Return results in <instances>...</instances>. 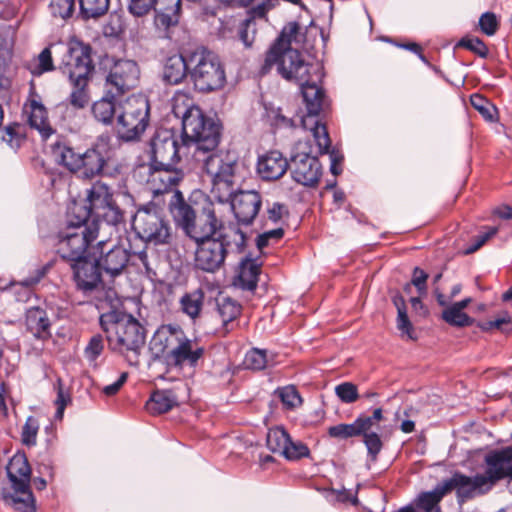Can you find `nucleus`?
Returning a JSON list of instances; mask_svg holds the SVG:
<instances>
[{"instance_id": "obj_59", "label": "nucleus", "mask_w": 512, "mask_h": 512, "mask_svg": "<svg viewBox=\"0 0 512 512\" xmlns=\"http://www.w3.org/2000/svg\"><path fill=\"white\" fill-rule=\"evenodd\" d=\"M397 329L402 335H406L409 339H414L413 327L409 320L407 310L397 313Z\"/></svg>"}, {"instance_id": "obj_49", "label": "nucleus", "mask_w": 512, "mask_h": 512, "mask_svg": "<svg viewBox=\"0 0 512 512\" xmlns=\"http://www.w3.org/2000/svg\"><path fill=\"white\" fill-rule=\"evenodd\" d=\"M2 140L5 141L12 149H18L21 146L23 138V127L14 123L8 125L2 132Z\"/></svg>"}, {"instance_id": "obj_1", "label": "nucleus", "mask_w": 512, "mask_h": 512, "mask_svg": "<svg viewBox=\"0 0 512 512\" xmlns=\"http://www.w3.org/2000/svg\"><path fill=\"white\" fill-rule=\"evenodd\" d=\"M173 112L182 119V136L187 141L189 152L193 150V157L203 163V169L210 177L211 194L220 201L227 200L232 193L233 177L239 163L233 154L215 152L221 140V125L194 105L181 107L176 102Z\"/></svg>"}, {"instance_id": "obj_50", "label": "nucleus", "mask_w": 512, "mask_h": 512, "mask_svg": "<svg viewBox=\"0 0 512 512\" xmlns=\"http://www.w3.org/2000/svg\"><path fill=\"white\" fill-rule=\"evenodd\" d=\"M38 431H39L38 420L33 416H29L26 419V422L22 427V432H21L22 443L28 447L34 446L36 444Z\"/></svg>"}, {"instance_id": "obj_26", "label": "nucleus", "mask_w": 512, "mask_h": 512, "mask_svg": "<svg viewBox=\"0 0 512 512\" xmlns=\"http://www.w3.org/2000/svg\"><path fill=\"white\" fill-rule=\"evenodd\" d=\"M289 168V161L279 151H269L259 157L257 172L266 181H275L281 178Z\"/></svg>"}, {"instance_id": "obj_30", "label": "nucleus", "mask_w": 512, "mask_h": 512, "mask_svg": "<svg viewBox=\"0 0 512 512\" xmlns=\"http://www.w3.org/2000/svg\"><path fill=\"white\" fill-rule=\"evenodd\" d=\"M261 265L256 259L245 256L240 262L234 285L242 290L254 291L258 285Z\"/></svg>"}, {"instance_id": "obj_61", "label": "nucleus", "mask_w": 512, "mask_h": 512, "mask_svg": "<svg viewBox=\"0 0 512 512\" xmlns=\"http://www.w3.org/2000/svg\"><path fill=\"white\" fill-rule=\"evenodd\" d=\"M497 232H498L497 227H489L485 233L478 235L475 238L474 243L466 249V253L470 254V253L477 251L480 247H482L486 243V241L488 239H490L491 237L496 235Z\"/></svg>"}, {"instance_id": "obj_12", "label": "nucleus", "mask_w": 512, "mask_h": 512, "mask_svg": "<svg viewBox=\"0 0 512 512\" xmlns=\"http://www.w3.org/2000/svg\"><path fill=\"white\" fill-rule=\"evenodd\" d=\"M289 169L292 179L305 187H315L322 176V165L317 156L312 155L311 145L307 141H298L294 146Z\"/></svg>"}, {"instance_id": "obj_17", "label": "nucleus", "mask_w": 512, "mask_h": 512, "mask_svg": "<svg viewBox=\"0 0 512 512\" xmlns=\"http://www.w3.org/2000/svg\"><path fill=\"white\" fill-rule=\"evenodd\" d=\"M235 186V176L233 177V187ZM213 197L219 203L230 202L231 209L237 223L239 225L248 226L253 223L262 206V197L255 190H241L235 193L232 189L231 196L225 201H220L217 197Z\"/></svg>"}, {"instance_id": "obj_5", "label": "nucleus", "mask_w": 512, "mask_h": 512, "mask_svg": "<svg viewBox=\"0 0 512 512\" xmlns=\"http://www.w3.org/2000/svg\"><path fill=\"white\" fill-rule=\"evenodd\" d=\"M52 155L55 161L82 179H93L107 174L105 167L111 159V147L108 136L98 137L93 147L83 153L75 152L65 143L52 144Z\"/></svg>"}, {"instance_id": "obj_10", "label": "nucleus", "mask_w": 512, "mask_h": 512, "mask_svg": "<svg viewBox=\"0 0 512 512\" xmlns=\"http://www.w3.org/2000/svg\"><path fill=\"white\" fill-rule=\"evenodd\" d=\"M102 231L103 226L93 227L88 223H76L67 214V226L58 234L57 254L69 264L87 258L88 246Z\"/></svg>"}, {"instance_id": "obj_20", "label": "nucleus", "mask_w": 512, "mask_h": 512, "mask_svg": "<svg viewBox=\"0 0 512 512\" xmlns=\"http://www.w3.org/2000/svg\"><path fill=\"white\" fill-rule=\"evenodd\" d=\"M222 227V220L217 218L213 204L209 203L203 207L199 215L194 217L184 234L196 244L218 233H223Z\"/></svg>"}, {"instance_id": "obj_21", "label": "nucleus", "mask_w": 512, "mask_h": 512, "mask_svg": "<svg viewBox=\"0 0 512 512\" xmlns=\"http://www.w3.org/2000/svg\"><path fill=\"white\" fill-rule=\"evenodd\" d=\"M484 478L492 488L500 480L512 479V446L493 449L484 456Z\"/></svg>"}, {"instance_id": "obj_9", "label": "nucleus", "mask_w": 512, "mask_h": 512, "mask_svg": "<svg viewBox=\"0 0 512 512\" xmlns=\"http://www.w3.org/2000/svg\"><path fill=\"white\" fill-rule=\"evenodd\" d=\"M133 226L138 237L147 244L154 246L170 245L174 233L170 221L162 208L149 202L140 206L134 216Z\"/></svg>"}, {"instance_id": "obj_54", "label": "nucleus", "mask_w": 512, "mask_h": 512, "mask_svg": "<svg viewBox=\"0 0 512 512\" xmlns=\"http://www.w3.org/2000/svg\"><path fill=\"white\" fill-rule=\"evenodd\" d=\"M328 434L336 439H348L359 435V430L355 425V421L350 424L341 423L328 428Z\"/></svg>"}, {"instance_id": "obj_64", "label": "nucleus", "mask_w": 512, "mask_h": 512, "mask_svg": "<svg viewBox=\"0 0 512 512\" xmlns=\"http://www.w3.org/2000/svg\"><path fill=\"white\" fill-rule=\"evenodd\" d=\"M127 376L128 375L126 372L121 373V375L119 376L117 381H115L114 383L107 385L103 388V390H102L103 393L107 396L115 395L120 390V388L123 386V384L126 382Z\"/></svg>"}, {"instance_id": "obj_53", "label": "nucleus", "mask_w": 512, "mask_h": 512, "mask_svg": "<svg viewBox=\"0 0 512 512\" xmlns=\"http://www.w3.org/2000/svg\"><path fill=\"white\" fill-rule=\"evenodd\" d=\"M336 396L346 404L355 402L359 398L358 389L352 382H343L335 387Z\"/></svg>"}, {"instance_id": "obj_33", "label": "nucleus", "mask_w": 512, "mask_h": 512, "mask_svg": "<svg viewBox=\"0 0 512 512\" xmlns=\"http://www.w3.org/2000/svg\"><path fill=\"white\" fill-rule=\"evenodd\" d=\"M119 97L114 93H108V90L105 89L103 97L92 105V114L95 119L105 125L112 124L116 113V105L122 103Z\"/></svg>"}, {"instance_id": "obj_4", "label": "nucleus", "mask_w": 512, "mask_h": 512, "mask_svg": "<svg viewBox=\"0 0 512 512\" xmlns=\"http://www.w3.org/2000/svg\"><path fill=\"white\" fill-rule=\"evenodd\" d=\"M247 235L237 227L195 244L193 266L196 270L215 274L224 268L231 256L244 253Z\"/></svg>"}, {"instance_id": "obj_29", "label": "nucleus", "mask_w": 512, "mask_h": 512, "mask_svg": "<svg viewBox=\"0 0 512 512\" xmlns=\"http://www.w3.org/2000/svg\"><path fill=\"white\" fill-rule=\"evenodd\" d=\"M190 70V53L186 56L174 54L169 56L163 66V81L169 85H178L188 76Z\"/></svg>"}, {"instance_id": "obj_34", "label": "nucleus", "mask_w": 512, "mask_h": 512, "mask_svg": "<svg viewBox=\"0 0 512 512\" xmlns=\"http://www.w3.org/2000/svg\"><path fill=\"white\" fill-rule=\"evenodd\" d=\"M447 495L442 482H439L431 491H422L414 502L419 512H442L440 502Z\"/></svg>"}, {"instance_id": "obj_22", "label": "nucleus", "mask_w": 512, "mask_h": 512, "mask_svg": "<svg viewBox=\"0 0 512 512\" xmlns=\"http://www.w3.org/2000/svg\"><path fill=\"white\" fill-rule=\"evenodd\" d=\"M205 348L196 339L187 335L179 342L173 350L167 353L168 364L178 369H195L204 358Z\"/></svg>"}, {"instance_id": "obj_62", "label": "nucleus", "mask_w": 512, "mask_h": 512, "mask_svg": "<svg viewBox=\"0 0 512 512\" xmlns=\"http://www.w3.org/2000/svg\"><path fill=\"white\" fill-rule=\"evenodd\" d=\"M428 274L419 267H415L412 275V284L416 287L420 294H423L427 290L426 281Z\"/></svg>"}, {"instance_id": "obj_7", "label": "nucleus", "mask_w": 512, "mask_h": 512, "mask_svg": "<svg viewBox=\"0 0 512 512\" xmlns=\"http://www.w3.org/2000/svg\"><path fill=\"white\" fill-rule=\"evenodd\" d=\"M324 76L323 69L320 68L311 74L310 81L298 83L301 89L303 101L306 105L307 115L300 118L303 130H310L316 145L321 152H326L330 144V137L327 128L317 119L323 108L325 93L318 85Z\"/></svg>"}, {"instance_id": "obj_14", "label": "nucleus", "mask_w": 512, "mask_h": 512, "mask_svg": "<svg viewBox=\"0 0 512 512\" xmlns=\"http://www.w3.org/2000/svg\"><path fill=\"white\" fill-rule=\"evenodd\" d=\"M92 48L76 38L71 39L62 56L60 70L69 80L91 79L95 70L92 61Z\"/></svg>"}, {"instance_id": "obj_48", "label": "nucleus", "mask_w": 512, "mask_h": 512, "mask_svg": "<svg viewBox=\"0 0 512 512\" xmlns=\"http://www.w3.org/2000/svg\"><path fill=\"white\" fill-rule=\"evenodd\" d=\"M49 10L53 17L66 20L73 15L75 0H51Z\"/></svg>"}, {"instance_id": "obj_13", "label": "nucleus", "mask_w": 512, "mask_h": 512, "mask_svg": "<svg viewBox=\"0 0 512 512\" xmlns=\"http://www.w3.org/2000/svg\"><path fill=\"white\" fill-rule=\"evenodd\" d=\"M189 152L187 141L181 140L170 130H160L150 140V164L162 167L175 166Z\"/></svg>"}, {"instance_id": "obj_18", "label": "nucleus", "mask_w": 512, "mask_h": 512, "mask_svg": "<svg viewBox=\"0 0 512 512\" xmlns=\"http://www.w3.org/2000/svg\"><path fill=\"white\" fill-rule=\"evenodd\" d=\"M139 67L133 60H118L111 67L105 82L108 93L122 96L136 87L139 80Z\"/></svg>"}, {"instance_id": "obj_39", "label": "nucleus", "mask_w": 512, "mask_h": 512, "mask_svg": "<svg viewBox=\"0 0 512 512\" xmlns=\"http://www.w3.org/2000/svg\"><path fill=\"white\" fill-rule=\"evenodd\" d=\"M205 293L201 288L185 293L180 298V306L183 313L191 319H196L202 310Z\"/></svg>"}, {"instance_id": "obj_52", "label": "nucleus", "mask_w": 512, "mask_h": 512, "mask_svg": "<svg viewBox=\"0 0 512 512\" xmlns=\"http://www.w3.org/2000/svg\"><path fill=\"white\" fill-rule=\"evenodd\" d=\"M362 436L363 442L367 448L368 459L371 462H375L377 460L378 454L381 452L383 448V443L381 441L380 435L376 432H370V434Z\"/></svg>"}, {"instance_id": "obj_23", "label": "nucleus", "mask_w": 512, "mask_h": 512, "mask_svg": "<svg viewBox=\"0 0 512 512\" xmlns=\"http://www.w3.org/2000/svg\"><path fill=\"white\" fill-rule=\"evenodd\" d=\"M23 111L28 116L30 127L36 129L44 140L54 133L49 123L47 109L43 105L40 95L36 92L33 80L30 81L29 94Z\"/></svg>"}, {"instance_id": "obj_47", "label": "nucleus", "mask_w": 512, "mask_h": 512, "mask_svg": "<svg viewBox=\"0 0 512 512\" xmlns=\"http://www.w3.org/2000/svg\"><path fill=\"white\" fill-rule=\"evenodd\" d=\"M383 419V411L376 408L371 416L360 415L355 419V425L359 430V435H366L372 432V428Z\"/></svg>"}, {"instance_id": "obj_57", "label": "nucleus", "mask_w": 512, "mask_h": 512, "mask_svg": "<svg viewBox=\"0 0 512 512\" xmlns=\"http://www.w3.org/2000/svg\"><path fill=\"white\" fill-rule=\"evenodd\" d=\"M479 26L481 31L487 36H493L499 27L497 17L492 12H485L479 19Z\"/></svg>"}, {"instance_id": "obj_25", "label": "nucleus", "mask_w": 512, "mask_h": 512, "mask_svg": "<svg viewBox=\"0 0 512 512\" xmlns=\"http://www.w3.org/2000/svg\"><path fill=\"white\" fill-rule=\"evenodd\" d=\"M183 177V171L176 169L175 166L162 167L149 164L147 184L154 195H159L172 190Z\"/></svg>"}, {"instance_id": "obj_15", "label": "nucleus", "mask_w": 512, "mask_h": 512, "mask_svg": "<svg viewBox=\"0 0 512 512\" xmlns=\"http://www.w3.org/2000/svg\"><path fill=\"white\" fill-rule=\"evenodd\" d=\"M128 11L134 17H142L155 11V24L169 28L179 21L180 0H129Z\"/></svg>"}, {"instance_id": "obj_41", "label": "nucleus", "mask_w": 512, "mask_h": 512, "mask_svg": "<svg viewBox=\"0 0 512 512\" xmlns=\"http://www.w3.org/2000/svg\"><path fill=\"white\" fill-rule=\"evenodd\" d=\"M110 0H79L80 15L83 19H97L105 15L109 9Z\"/></svg>"}, {"instance_id": "obj_43", "label": "nucleus", "mask_w": 512, "mask_h": 512, "mask_svg": "<svg viewBox=\"0 0 512 512\" xmlns=\"http://www.w3.org/2000/svg\"><path fill=\"white\" fill-rule=\"evenodd\" d=\"M290 436L282 427H274L269 429L266 437L267 448L273 452L283 455L287 444H289Z\"/></svg>"}, {"instance_id": "obj_32", "label": "nucleus", "mask_w": 512, "mask_h": 512, "mask_svg": "<svg viewBox=\"0 0 512 512\" xmlns=\"http://www.w3.org/2000/svg\"><path fill=\"white\" fill-rule=\"evenodd\" d=\"M7 474L13 489L30 487L31 468L24 454H16L10 459Z\"/></svg>"}, {"instance_id": "obj_42", "label": "nucleus", "mask_w": 512, "mask_h": 512, "mask_svg": "<svg viewBox=\"0 0 512 512\" xmlns=\"http://www.w3.org/2000/svg\"><path fill=\"white\" fill-rule=\"evenodd\" d=\"M13 507L18 512H36L35 498L29 488H14Z\"/></svg>"}, {"instance_id": "obj_19", "label": "nucleus", "mask_w": 512, "mask_h": 512, "mask_svg": "<svg viewBox=\"0 0 512 512\" xmlns=\"http://www.w3.org/2000/svg\"><path fill=\"white\" fill-rule=\"evenodd\" d=\"M441 482L447 494L456 490L459 504L477 495L485 494L492 489L483 474H476L470 477L460 472H455L450 478L444 479Z\"/></svg>"}, {"instance_id": "obj_46", "label": "nucleus", "mask_w": 512, "mask_h": 512, "mask_svg": "<svg viewBox=\"0 0 512 512\" xmlns=\"http://www.w3.org/2000/svg\"><path fill=\"white\" fill-rule=\"evenodd\" d=\"M103 350L104 342L102 336L100 334L92 336L84 349V356L91 366L97 367V360L103 353Z\"/></svg>"}, {"instance_id": "obj_35", "label": "nucleus", "mask_w": 512, "mask_h": 512, "mask_svg": "<svg viewBox=\"0 0 512 512\" xmlns=\"http://www.w3.org/2000/svg\"><path fill=\"white\" fill-rule=\"evenodd\" d=\"M265 110L267 121L275 130L303 129L300 123V118L302 116L289 117L283 113L280 107H275L273 105H266Z\"/></svg>"}, {"instance_id": "obj_16", "label": "nucleus", "mask_w": 512, "mask_h": 512, "mask_svg": "<svg viewBox=\"0 0 512 512\" xmlns=\"http://www.w3.org/2000/svg\"><path fill=\"white\" fill-rule=\"evenodd\" d=\"M94 261L102 273L110 278L121 275L128 266L131 253L124 246L105 239L97 243Z\"/></svg>"}, {"instance_id": "obj_24", "label": "nucleus", "mask_w": 512, "mask_h": 512, "mask_svg": "<svg viewBox=\"0 0 512 512\" xmlns=\"http://www.w3.org/2000/svg\"><path fill=\"white\" fill-rule=\"evenodd\" d=\"M78 291L88 296L102 285L101 271L88 257L70 264Z\"/></svg>"}, {"instance_id": "obj_63", "label": "nucleus", "mask_w": 512, "mask_h": 512, "mask_svg": "<svg viewBox=\"0 0 512 512\" xmlns=\"http://www.w3.org/2000/svg\"><path fill=\"white\" fill-rule=\"evenodd\" d=\"M254 25V20H252L251 18H247L241 23L239 29V36L246 47H250L252 45L254 37L249 36V29L252 27V32L254 33Z\"/></svg>"}, {"instance_id": "obj_38", "label": "nucleus", "mask_w": 512, "mask_h": 512, "mask_svg": "<svg viewBox=\"0 0 512 512\" xmlns=\"http://www.w3.org/2000/svg\"><path fill=\"white\" fill-rule=\"evenodd\" d=\"M275 356L267 349L252 348L245 354L243 364L247 369L261 371L274 365Z\"/></svg>"}, {"instance_id": "obj_58", "label": "nucleus", "mask_w": 512, "mask_h": 512, "mask_svg": "<svg viewBox=\"0 0 512 512\" xmlns=\"http://www.w3.org/2000/svg\"><path fill=\"white\" fill-rule=\"evenodd\" d=\"M278 394L282 403L288 408L296 407L298 404L301 403V398L296 388L293 386H286L280 388L278 390Z\"/></svg>"}, {"instance_id": "obj_27", "label": "nucleus", "mask_w": 512, "mask_h": 512, "mask_svg": "<svg viewBox=\"0 0 512 512\" xmlns=\"http://www.w3.org/2000/svg\"><path fill=\"white\" fill-rule=\"evenodd\" d=\"M25 326L27 331L36 339L45 341L52 335L51 320L48 317L47 311L40 306H33L26 310Z\"/></svg>"}, {"instance_id": "obj_31", "label": "nucleus", "mask_w": 512, "mask_h": 512, "mask_svg": "<svg viewBox=\"0 0 512 512\" xmlns=\"http://www.w3.org/2000/svg\"><path fill=\"white\" fill-rule=\"evenodd\" d=\"M169 211L175 221V224L183 232L197 215L192 206L185 201L183 194L179 190H175L171 196L169 201Z\"/></svg>"}, {"instance_id": "obj_55", "label": "nucleus", "mask_w": 512, "mask_h": 512, "mask_svg": "<svg viewBox=\"0 0 512 512\" xmlns=\"http://www.w3.org/2000/svg\"><path fill=\"white\" fill-rule=\"evenodd\" d=\"M457 45L459 47L466 48L467 50L475 53L476 55L484 59L487 58L489 54V50L486 44L477 37H464L458 42Z\"/></svg>"}, {"instance_id": "obj_11", "label": "nucleus", "mask_w": 512, "mask_h": 512, "mask_svg": "<svg viewBox=\"0 0 512 512\" xmlns=\"http://www.w3.org/2000/svg\"><path fill=\"white\" fill-rule=\"evenodd\" d=\"M150 105L146 97L132 95L120 104L117 116V134L129 142L139 139L149 124Z\"/></svg>"}, {"instance_id": "obj_51", "label": "nucleus", "mask_w": 512, "mask_h": 512, "mask_svg": "<svg viewBox=\"0 0 512 512\" xmlns=\"http://www.w3.org/2000/svg\"><path fill=\"white\" fill-rule=\"evenodd\" d=\"M471 105L488 121L494 120L496 107L480 94H473L470 98Z\"/></svg>"}, {"instance_id": "obj_2", "label": "nucleus", "mask_w": 512, "mask_h": 512, "mask_svg": "<svg viewBox=\"0 0 512 512\" xmlns=\"http://www.w3.org/2000/svg\"><path fill=\"white\" fill-rule=\"evenodd\" d=\"M303 39L304 35L297 22L286 24L268 50L261 73L267 74L273 66H276L277 72L288 81H294L297 84L310 81L311 74L322 67L319 64L307 62L298 48L292 47L293 43L298 45L303 42Z\"/></svg>"}, {"instance_id": "obj_36", "label": "nucleus", "mask_w": 512, "mask_h": 512, "mask_svg": "<svg viewBox=\"0 0 512 512\" xmlns=\"http://www.w3.org/2000/svg\"><path fill=\"white\" fill-rule=\"evenodd\" d=\"M217 313L222 321L224 333L232 330L230 324L241 314V305L234 299L226 296L216 298Z\"/></svg>"}, {"instance_id": "obj_6", "label": "nucleus", "mask_w": 512, "mask_h": 512, "mask_svg": "<svg viewBox=\"0 0 512 512\" xmlns=\"http://www.w3.org/2000/svg\"><path fill=\"white\" fill-rule=\"evenodd\" d=\"M100 326L106 333L110 349L125 355L130 365H138L140 350L145 343V331L138 320L131 315L103 314Z\"/></svg>"}, {"instance_id": "obj_60", "label": "nucleus", "mask_w": 512, "mask_h": 512, "mask_svg": "<svg viewBox=\"0 0 512 512\" xmlns=\"http://www.w3.org/2000/svg\"><path fill=\"white\" fill-rule=\"evenodd\" d=\"M71 401L70 395L66 393L61 386H59L57 391V397L55 400V405L57 407L55 417L57 419H62L64 415V410L67 404Z\"/></svg>"}, {"instance_id": "obj_56", "label": "nucleus", "mask_w": 512, "mask_h": 512, "mask_svg": "<svg viewBox=\"0 0 512 512\" xmlns=\"http://www.w3.org/2000/svg\"><path fill=\"white\" fill-rule=\"evenodd\" d=\"M309 455V448L301 441H292L289 439V444H287L285 450H283V455L288 460H298L303 457H307Z\"/></svg>"}, {"instance_id": "obj_44", "label": "nucleus", "mask_w": 512, "mask_h": 512, "mask_svg": "<svg viewBox=\"0 0 512 512\" xmlns=\"http://www.w3.org/2000/svg\"><path fill=\"white\" fill-rule=\"evenodd\" d=\"M27 68L33 76H41L46 72L54 70L50 48H44L37 58H34L27 64Z\"/></svg>"}, {"instance_id": "obj_45", "label": "nucleus", "mask_w": 512, "mask_h": 512, "mask_svg": "<svg viewBox=\"0 0 512 512\" xmlns=\"http://www.w3.org/2000/svg\"><path fill=\"white\" fill-rule=\"evenodd\" d=\"M442 319L451 326L467 327L473 324V319L454 305L447 306L441 315Z\"/></svg>"}, {"instance_id": "obj_40", "label": "nucleus", "mask_w": 512, "mask_h": 512, "mask_svg": "<svg viewBox=\"0 0 512 512\" xmlns=\"http://www.w3.org/2000/svg\"><path fill=\"white\" fill-rule=\"evenodd\" d=\"M71 85L73 86V89L68 97V103L74 108V109H83L85 108L90 100L89 94H88V83L90 79H83L81 82L80 80H69Z\"/></svg>"}, {"instance_id": "obj_8", "label": "nucleus", "mask_w": 512, "mask_h": 512, "mask_svg": "<svg viewBox=\"0 0 512 512\" xmlns=\"http://www.w3.org/2000/svg\"><path fill=\"white\" fill-rule=\"evenodd\" d=\"M189 78L196 91L211 93L224 87L226 72L215 52L199 48L190 52Z\"/></svg>"}, {"instance_id": "obj_37", "label": "nucleus", "mask_w": 512, "mask_h": 512, "mask_svg": "<svg viewBox=\"0 0 512 512\" xmlns=\"http://www.w3.org/2000/svg\"><path fill=\"white\" fill-rule=\"evenodd\" d=\"M177 404V398L171 390H156L146 402V410L151 414H163Z\"/></svg>"}, {"instance_id": "obj_3", "label": "nucleus", "mask_w": 512, "mask_h": 512, "mask_svg": "<svg viewBox=\"0 0 512 512\" xmlns=\"http://www.w3.org/2000/svg\"><path fill=\"white\" fill-rule=\"evenodd\" d=\"M67 211L76 223H88L93 227L103 226L102 232L111 233L112 229L124 221L123 211L113 199L110 188L100 181L87 189L85 200L74 201Z\"/></svg>"}, {"instance_id": "obj_28", "label": "nucleus", "mask_w": 512, "mask_h": 512, "mask_svg": "<svg viewBox=\"0 0 512 512\" xmlns=\"http://www.w3.org/2000/svg\"><path fill=\"white\" fill-rule=\"evenodd\" d=\"M186 333L177 324H163L153 335L152 345L158 353L167 355L185 337Z\"/></svg>"}]
</instances>
